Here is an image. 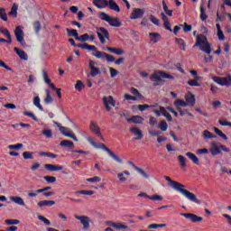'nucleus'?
Returning <instances> with one entry per match:
<instances>
[{
	"label": "nucleus",
	"instance_id": "nucleus-1",
	"mask_svg": "<svg viewBox=\"0 0 231 231\" xmlns=\"http://www.w3.org/2000/svg\"><path fill=\"white\" fill-rule=\"evenodd\" d=\"M164 180L169 182L170 187L174 189V190H177V192L182 194V196L189 199V201H191V203H196L197 205H201V200L198 199V197H196L194 193L185 189V185L176 180H172V179H171L169 176H165Z\"/></svg>",
	"mask_w": 231,
	"mask_h": 231
},
{
	"label": "nucleus",
	"instance_id": "nucleus-2",
	"mask_svg": "<svg viewBox=\"0 0 231 231\" xmlns=\"http://www.w3.org/2000/svg\"><path fill=\"white\" fill-rule=\"evenodd\" d=\"M193 48H199L200 51H203L207 55L212 53V43L208 42V39L204 34H198L196 36V42Z\"/></svg>",
	"mask_w": 231,
	"mask_h": 231
},
{
	"label": "nucleus",
	"instance_id": "nucleus-3",
	"mask_svg": "<svg viewBox=\"0 0 231 231\" xmlns=\"http://www.w3.org/2000/svg\"><path fill=\"white\" fill-rule=\"evenodd\" d=\"M162 79H168L169 80H174V76L171 74H167L163 71H158L150 76V79L153 83V86H160V82H162Z\"/></svg>",
	"mask_w": 231,
	"mask_h": 231
},
{
	"label": "nucleus",
	"instance_id": "nucleus-4",
	"mask_svg": "<svg viewBox=\"0 0 231 231\" xmlns=\"http://www.w3.org/2000/svg\"><path fill=\"white\" fill-rule=\"evenodd\" d=\"M42 77L45 84L50 86V88L53 90L56 91V95H58V98H62V92L60 88H57L55 87V84L51 83V79H50V77H48V72L46 70H42Z\"/></svg>",
	"mask_w": 231,
	"mask_h": 231
},
{
	"label": "nucleus",
	"instance_id": "nucleus-5",
	"mask_svg": "<svg viewBox=\"0 0 231 231\" xmlns=\"http://www.w3.org/2000/svg\"><path fill=\"white\" fill-rule=\"evenodd\" d=\"M69 42L71 44V46H74V48H81V50H88V51H97V46L89 45L88 43L76 44L73 38H69Z\"/></svg>",
	"mask_w": 231,
	"mask_h": 231
},
{
	"label": "nucleus",
	"instance_id": "nucleus-6",
	"mask_svg": "<svg viewBox=\"0 0 231 231\" xmlns=\"http://www.w3.org/2000/svg\"><path fill=\"white\" fill-rule=\"evenodd\" d=\"M97 35L101 42V44H106V39L109 41V32L107 29L104 27H97Z\"/></svg>",
	"mask_w": 231,
	"mask_h": 231
},
{
	"label": "nucleus",
	"instance_id": "nucleus-7",
	"mask_svg": "<svg viewBox=\"0 0 231 231\" xmlns=\"http://www.w3.org/2000/svg\"><path fill=\"white\" fill-rule=\"evenodd\" d=\"M92 55L96 57V59H100L102 60H106V62H115L116 60V58L113 55L107 54L106 52L103 51H97Z\"/></svg>",
	"mask_w": 231,
	"mask_h": 231
},
{
	"label": "nucleus",
	"instance_id": "nucleus-8",
	"mask_svg": "<svg viewBox=\"0 0 231 231\" xmlns=\"http://www.w3.org/2000/svg\"><path fill=\"white\" fill-rule=\"evenodd\" d=\"M74 217L83 225V230H89V223H91V218H89V217L74 215Z\"/></svg>",
	"mask_w": 231,
	"mask_h": 231
},
{
	"label": "nucleus",
	"instance_id": "nucleus-9",
	"mask_svg": "<svg viewBox=\"0 0 231 231\" xmlns=\"http://www.w3.org/2000/svg\"><path fill=\"white\" fill-rule=\"evenodd\" d=\"M98 149H102L103 151H106V152H107V154H109L110 158L115 160V162H116L117 163H124L122 159L118 158V155H116L115 152H111V150L109 148H107V146H106V144L101 143L98 146Z\"/></svg>",
	"mask_w": 231,
	"mask_h": 231
},
{
	"label": "nucleus",
	"instance_id": "nucleus-10",
	"mask_svg": "<svg viewBox=\"0 0 231 231\" xmlns=\"http://www.w3.org/2000/svg\"><path fill=\"white\" fill-rule=\"evenodd\" d=\"M103 104L106 109V111H111V106L112 107H115V106H116V101L115 100V98H113V96H109V97H103Z\"/></svg>",
	"mask_w": 231,
	"mask_h": 231
},
{
	"label": "nucleus",
	"instance_id": "nucleus-11",
	"mask_svg": "<svg viewBox=\"0 0 231 231\" xmlns=\"http://www.w3.org/2000/svg\"><path fill=\"white\" fill-rule=\"evenodd\" d=\"M182 217L189 219L191 223H201L203 221V217L192 213H180Z\"/></svg>",
	"mask_w": 231,
	"mask_h": 231
},
{
	"label": "nucleus",
	"instance_id": "nucleus-12",
	"mask_svg": "<svg viewBox=\"0 0 231 231\" xmlns=\"http://www.w3.org/2000/svg\"><path fill=\"white\" fill-rule=\"evenodd\" d=\"M89 129L92 133H95V134L98 136L102 140V142H106V139H104V136L100 132V127H98V125L95 121L90 122Z\"/></svg>",
	"mask_w": 231,
	"mask_h": 231
},
{
	"label": "nucleus",
	"instance_id": "nucleus-13",
	"mask_svg": "<svg viewBox=\"0 0 231 231\" xmlns=\"http://www.w3.org/2000/svg\"><path fill=\"white\" fill-rule=\"evenodd\" d=\"M106 226H112V228H115L116 230H127L129 228V226L122 223H115L113 221H106Z\"/></svg>",
	"mask_w": 231,
	"mask_h": 231
},
{
	"label": "nucleus",
	"instance_id": "nucleus-14",
	"mask_svg": "<svg viewBox=\"0 0 231 231\" xmlns=\"http://www.w3.org/2000/svg\"><path fill=\"white\" fill-rule=\"evenodd\" d=\"M14 35L16 37L17 42H20V44H23L24 42V32L21 28V26H17L14 31Z\"/></svg>",
	"mask_w": 231,
	"mask_h": 231
},
{
	"label": "nucleus",
	"instance_id": "nucleus-15",
	"mask_svg": "<svg viewBox=\"0 0 231 231\" xmlns=\"http://www.w3.org/2000/svg\"><path fill=\"white\" fill-rule=\"evenodd\" d=\"M97 65V62L90 60L88 61V67L90 68V76L97 77V75H100V69L95 67Z\"/></svg>",
	"mask_w": 231,
	"mask_h": 231
},
{
	"label": "nucleus",
	"instance_id": "nucleus-16",
	"mask_svg": "<svg viewBox=\"0 0 231 231\" xmlns=\"http://www.w3.org/2000/svg\"><path fill=\"white\" fill-rule=\"evenodd\" d=\"M143 14H145V11H143V9L134 8L130 15V19H142V17H143Z\"/></svg>",
	"mask_w": 231,
	"mask_h": 231
},
{
	"label": "nucleus",
	"instance_id": "nucleus-17",
	"mask_svg": "<svg viewBox=\"0 0 231 231\" xmlns=\"http://www.w3.org/2000/svg\"><path fill=\"white\" fill-rule=\"evenodd\" d=\"M45 169L46 171H49V172H57V171H63L64 170V166L60 165H53V164H45Z\"/></svg>",
	"mask_w": 231,
	"mask_h": 231
},
{
	"label": "nucleus",
	"instance_id": "nucleus-18",
	"mask_svg": "<svg viewBox=\"0 0 231 231\" xmlns=\"http://www.w3.org/2000/svg\"><path fill=\"white\" fill-rule=\"evenodd\" d=\"M130 133H133L134 136H136L135 140H142V138H143V134L138 127L130 128Z\"/></svg>",
	"mask_w": 231,
	"mask_h": 231
},
{
	"label": "nucleus",
	"instance_id": "nucleus-19",
	"mask_svg": "<svg viewBox=\"0 0 231 231\" xmlns=\"http://www.w3.org/2000/svg\"><path fill=\"white\" fill-rule=\"evenodd\" d=\"M10 200L13 201V203H15V205H19L20 207H26L24 199L19 196H12L10 197Z\"/></svg>",
	"mask_w": 231,
	"mask_h": 231
},
{
	"label": "nucleus",
	"instance_id": "nucleus-20",
	"mask_svg": "<svg viewBox=\"0 0 231 231\" xmlns=\"http://www.w3.org/2000/svg\"><path fill=\"white\" fill-rule=\"evenodd\" d=\"M93 5L99 10H102L104 8H106L108 3L107 0H94Z\"/></svg>",
	"mask_w": 231,
	"mask_h": 231
},
{
	"label": "nucleus",
	"instance_id": "nucleus-21",
	"mask_svg": "<svg viewBox=\"0 0 231 231\" xmlns=\"http://www.w3.org/2000/svg\"><path fill=\"white\" fill-rule=\"evenodd\" d=\"M128 163H129V165H132V167L134 169V171H137L139 172V174H141V176H143V178H145V180H149V175L142 168L137 167L136 165H134V162H133L131 161Z\"/></svg>",
	"mask_w": 231,
	"mask_h": 231
},
{
	"label": "nucleus",
	"instance_id": "nucleus-22",
	"mask_svg": "<svg viewBox=\"0 0 231 231\" xmlns=\"http://www.w3.org/2000/svg\"><path fill=\"white\" fill-rule=\"evenodd\" d=\"M161 17L164 23L165 30H168V32H172V28H171V22H169L167 15H165L164 13H161Z\"/></svg>",
	"mask_w": 231,
	"mask_h": 231
},
{
	"label": "nucleus",
	"instance_id": "nucleus-23",
	"mask_svg": "<svg viewBox=\"0 0 231 231\" xmlns=\"http://www.w3.org/2000/svg\"><path fill=\"white\" fill-rule=\"evenodd\" d=\"M108 24L114 28H120L122 26V22H120L117 17H110Z\"/></svg>",
	"mask_w": 231,
	"mask_h": 231
},
{
	"label": "nucleus",
	"instance_id": "nucleus-24",
	"mask_svg": "<svg viewBox=\"0 0 231 231\" xmlns=\"http://www.w3.org/2000/svg\"><path fill=\"white\" fill-rule=\"evenodd\" d=\"M127 122L129 124H143V117L140 116H134L131 118H127Z\"/></svg>",
	"mask_w": 231,
	"mask_h": 231
},
{
	"label": "nucleus",
	"instance_id": "nucleus-25",
	"mask_svg": "<svg viewBox=\"0 0 231 231\" xmlns=\"http://www.w3.org/2000/svg\"><path fill=\"white\" fill-rule=\"evenodd\" d=\"M186 104L192 107L196 104V96H194L192 93L186 96Z\"/></svg>",
	"mask_w": 231,
	"mask_h": 231
},
{
	"label": "nucleus",
	"instance_id": "nucleus-26",
	"mask_svg": "<svg viewBox=\"0 0 231 231\" xmlns=\"http://www.w3.org/2000/svg\"><path fill=\"white\" fill-rule=\"evenodd\" d=\"M106 51H109L110 53H115V55H124V53H125L124 50L113 47H106Z\"/></svg>",
	"mask_w": 231,
	"mask_h": 231
},
{
	"label": "nucleus",
	"instance_id": "nucleus-27",
	"mask_svg": "<svg viewBox=\"0 0 231 231\" xmlns=\"http://www.w3.org/2000/svg\"><path fill=\"white\" fill-rule=\"evenodd\" d=\"M14 50L21 60H28V54H26L24 51H20L17 47H15Z\"/></svg>",
	"mask_w": 231,
	"mask_h": 231
},
{
	"label": "nucleus",
	"instance_id": "nucleus-28",
	"mask_svg": "<svg viewBox=\"0 0 231 231\" xmlns=\"http://www.w3.org/2000/svg\"><path fill=\"white\" fill-rule=\"evenodd\" d=\"M186 156L189 157V159L195 164V165H199V159L198 158V156H196V154L188 152H186Z\"/></svg>",
	"mask_w": 231,
	"mask_h": 231
},
{
	"label": "nucleus",
	"instance_id": "nucleus-29",
	"mask_svg": "<svg viewBox=\"0 0 231 231\" xmlns=\"http://www.w3.org/2000/svg\"><path fill=\"white\" fill-rule=\"evenodd\" d=\"M60 147H67L68 149H74L75 144L73 143V141L69 140H63L60 143Z\"/></svg>",
	"mask_w": 231,
	"mask_h": 231
},
{
	"label": "nucleus",
	"instance_id": "nucleus-30",
	"mask_svg": "<svg viewBox=\"0 0 231 231\" xmlns=\"http://www.w3.org/2000/svg\"><path fill=\"white\" fill-rule=\"evenodd\" d=\"M55 205V200H42L38 202V207L42 208V207H53Z\"/></svg>",
	"mask_w": 231,
	"mask_h": 231
},
{
	"label": "nucleus",
	"instance_id": "nucleus-31",
	"mask_svg": "<svg viewBox=\"0 0 231 231\" xmlns=\"http://www.w3.org/2000/svg\"><path fill=\"white\" fill-rule=\"evenodd\" d=\"M125 175L131 176V172H129V171H124L123 172L117 174V178L122 183H124V181H127V178L124 177Z\"/></svg>",
	"mask_w": 231,
	"mask_h": 231
},
{
	"label": "nucleus",
	"instance_id": "nucleus-32",
	"mask_svg": "<svg viewBox=\"0 0 231 231\" xmlns=\"http://www.w3.org/2000/svg\"><path fill=\"white\" fill-rule=\"evenodd\" d=\"M199 76H196L194 77L193 79H189L188 81V85L190 86L191 88H199Z\"/></svg>",
	"mask_w": 231,
	"mask_h": 231
},
{
	"label": "nucleus",
	"instance_id": "nucleus-33",
	"mask_svg": "<svg viewBox=\"0 0 231 231\" xmlns=\"http://www.w3.org/2000/svg\"><path fill=\"white\" fill-rule=\"evenodd\" d=\"M66 32L68 33V37H74L76 41L77 39H79V32H77V30L67 28Z\"/></svg>",
	"mask_w": 231,
	"mask_h": 231
},
{
	"label": "nucleus",
	"instance_id": "nucleus-34",
	"mask_svg": "<svg viewBox=\"0 0 231 231\" xmlns=\"http://www.w3.org/2000/svg\"><path fill=\"white\" fill-rule=\"evenodd\" d=\"M46 97L44 98V103L49 106V104L53 103V97H51V93L50 92V89L45 90Z\"/></svg>",
	"mask_w": 231,
	"mask_h": 231
},
{
	"label": "nucleus",
	"instance_id": "nucleus-35",
	"mask_svg": "<svg viewBox=\"0 0 231 231\" xmlns=\"http://www.w3.org/2000/svg\"><path fill=\"white\" fill-rule=\"evenodd\" d=\"M33 106H35V107H37L40 111H44V107L41 106V97H39V96H36L33 98Z\"/></svg>",
	"mask_w": 231,
	"mask_h": 231
},
{
	"label": "nucleus",
	"instance_id": "nucleus-36",
	"mask_svg": "<svg viewBox=\"0 0 231 231\" xmlns=\"http://www.w3.org/2000/svg\"><path fill=\"white\" fill-rule=\"evenodd\" d=\"M167 224H150L148 226L149 230H158V228H165Z\"/></svg>",
	"mask_w": 231,
	"mask_h": 231
},
{
	"label": "nucleus",
	"instance_id": "nucleus-37",
	"mask_svg": "<svg viewBox=\"0 0 231 231\" xmlns=\"http://www.w3.org/2000/svg\"><path fill=\"white\" fill-rule=\"evenodd\" d=\"M160 111L161 113H162V116H164L165 118H167L168 122H172V116H171V114H169V112L165 110L164 106H161Z\"/></svg>",
	"mask_w": 231,
	"mask_h": 231
},
{
	"label": "nucleus",
	"instance_id": "nucleus-38",
	"mask_svg": "<svg viewBox=\"0 0 231 231\" xmlns=\"http://www.w3.org/2000/svg\"><path fill=\"white\" fill-rule=\"evenodd\" d=\"M39 156H42V157H44V158H52V159L57 158V154L48 152H40Z\"/></svg>",
	"mask_w": 231,
	"mask_h": 231
},
{
	"label": "nucleus",
	"instance_id": "nucleus-39",
	"mask_svg": "<svg viewBox=\"0 0 231 231\" xmlns=\"http://www.w3.org/2000/svg\"><path fill=\"white\" fill-rule=\"evenodd\" d=\"M209 151H210L212 156H217V154H221V149H219V147L217 146L216 144H214L213 147H211Z\"/></svg>",
	"mask_w": 231,
	"mask_h": 231
},
{
	"label": "nucleus",
	"instance_id": "nucleus-40",
	"mask_svg": "<svg viewBox=\"0 0 231 231\" xmlns=\"http://www.w3.org/2000/svg\"><path fill=\"white\" fill-rule=\"evenodd\" d=\"M203 138H204V140H212V138H217V136L212 134V133H210V131L205 130L203 132Z\"/></svg>",
	"mask_w": 231,
	"mask_h": 231
},
{
	"label": "nucleus",
	"instance_id": "nucleus-41",
	"mask_svg": "<svg viewBox=\"0 0 231 231\" xmlns=\"http://www.w3.org/2000/svg\"><path fill=\"white\" fill-rule=\"evenodd\" d=\"M149 37H150L152 42L156 44V42H158V37H161V35L158 32H150Z\"/></svg>",
	"mask_w": 231,
	"mask_h": 231
},
{
	"label": "nucleus",
	"instance_id": "nucleus-42",
	"mask_svg": "<svg viewBox=\"0 0 231 231\" xmlns=\"http://www.w3.org/2000/svg\"><path fill=\"white\" fill-rule=\"evenodd\" d=\"M214 132L216 133V134H217V136H219L223 140H228V137L226 136V134H223V132L219 130V128L214 127Z\"/></svg>",
	"mask_w": 231,
	"mask_h": 231
},
{
	"label": "nucleus",
	"instance_id": "nucleus-43",
	"mask_svg": "<svg viewBox=\"0 0 231 231\" xmlns=\"http://www.w3.org/2000/svg\"><path fill=\"white\" fill-rule=\"evenodd\" d=\"M175 42H177V44H179L180 49L182 51H185V47H186L187 45L185 44V42L183 41V39H181V38H176V39H175Z\"/></svg>",
	"mask_w": 231,
	"mask_h": 231
},
{
	"label": "nucleus",
	"instance_id": "nucleus-44",
	"mask_svg": "<svg viewBox=\"0 0 231 231\" xmlns=\"http://www.w3.org/2000/svg\"><path fill=\"white\" fill-rule=\"evenodd\" d=\"M99 19H101V21H106V23H109V21H111V16L102 12L99 14Z\"/></svg>",
	"mask_w": 231,
	"mask_h": 231
},
{
	"label": "nucleus",
	"instance_id": "nucleus-45",
	"mask_svg": "<svg viewBox=\"0 0 231 231\" xmlns=\"http://www.w3.org/2000/svg\"><path fill=\"white\" fill-rule=\"evenodd\" d=\"M174 106H176V107H187L188 104L183 99H177Z\"/></svg>",
	"mask_w": 231,
	"mask_h": 231
},
{
	"label": "nucleus",
	"instance_id": "nucleus-46",
	"mask_svg": "<svg viewBox=\"0 0 231 231\" xmlns=\"http://www.w3.org/2000/svg\"><path fill=\"white\" fill-rule=\"evenodd\" d=\"M44 192H45V191H44V188H42V189H37L36 192H29V193L27 194V196H28L29 198H37V194H42V193H44Z\"/></svg>",
	"mask_w": 231,
	"mask_h": 231
},
{
	"label": "nucleus",
	"instance_id": "nucleus-47",
	"mask_svg": "<svg viewBox=\"0 0 231 231\" xmlns=\"http://www.w3.org/2000/svg\"><path fill=\"white\" fill-rule=\"evenodd\" d=\"M222 86H231V76L222 78Z\"/></svg>",
	"mask_w": 231,
	"mask_h": 231
},
{
	"label": "nucleus",
	"instance_id": "nucleus-48",
	"mask_svg": "<svg viewBox=\"0 0 231 231\" xmlns=\"http://www.w3.org/2000/svg\"><path fill=\"white\" fill-rule=\"evenodd\" d=\"M42 134L45 136V138H52L53 137V132L50 129H45L42 132Z\"/></svg>",
	"mask_w": 231,
	"mask_h": 231
},
{
	"label": "nucleus",
	"instance_id": "nucleus-49",
	"mask_svg": "<svg viewBox=\"0 0 231 231\" xmlns=\"http://www.w3.org/2000/svg\"><path fill=\"white\" fill-rule=\"evenodd\" d=\"M77 41H79L80 42H88V41H89V34L85 33L78 36Z\"/></svg>",
	"mask_w": 231,
	"mask_h": 231
},
{
	"label": "nucleus",
	"instance_id": "nucleus-50",
	"mask_svg": "<svg viewBox=\"0 0 231 231\" xmlns=\"http://www.w3.org/2000/svg\"><path fill=\"white\" fill-rule=\"evenodd\" d=\"M162 8L165 14L169 15V17H172V10H169V7L167 6L165 0L162 1Z\"/></svg>",
	"mask_w": 231,
	"mask_h": 231
},
{
	"label": "nucleus",
	"instance_id": "nucleus-51",
	"mask_svg": "<svg viewBox=\"0 0 231 231\" xmlns=\"http://www.w3.org/2000/svg\"><path fill=\"white\" fill-rule=\"evenodd\" d=\"M61 134H63V136H68L67 134H70V130L68 128V127H65V126H60V125H58Z\"/></svg>",
	"mask_w": 231,
	"mask_h": 231
},
{
	"label": "nucleus",
	"instance_id": "nucleus-52",
	"mask_svg": "<svg viewBox=\"0 0 231 231\" xmlns=\"http://www.w3.org/2000/svg\"><path fill=\"white\" fill-rule=\"evenodd\" d=\"M108 7L110 10H113V12H120V6H118V4H116V2L111 3Z\"/></svg>",
	"mask_w": 231,
	"mask_h": 231
},
{
	"label": "nucleus",
	"instance_id": "nucleus-53",
	"mask_svg": "<svg viewBox=\"0 0 231 231\" xmlns=\"http://www.w3.org/2000/svg\"><path fill=\"white\" fill-rule=\"evenodd\" d=\"M151 106L149 105H138V106H134L133 109H139V111L143 112L145 109H149Z\"/></svg>",
	"mask_w": 231,
	"mask_h": 231
},
{
	"label": "nucleus",
	"instance_id": "nucleus-54",
	"mask_svg": "<svg viewBox=\"0 0 231 231\" xmlns=\"http://www.w3.org/2000/svg\"><path fill=\"white\" fill-rule=\"evenodd\" d=\"M179 163L180 164V167L185 168L187 167V159L183 155H179Z\"/></svg>",
	"mask_w": 231,
	"mask_h": 231
},
{
	"label": "nucleus",
	"instance_id": "nucleus-55",
	"mask_svg": "<svg viewBox=\"0 0 231 231\" xmlns=\"http://www.w3.org/2000/svg\"><path fill=\"white\" fill-rule=\"evenodd\" d=\"M0 19H2V21H8V16L6 15V11L5 10V8H1L0 7Z\"/></svg>",
	"mask_w": 231,
	"mask_h": 231
},
{
	"label": "nucleus",
	"instance_id": "nucleus-56",
	"mask_svg": "<svg viewBox=\"0 0 231 231\" xmlns=\"http://www.w3.org/2000/svg\"><path fill=\"white\" fill-rule=\"evenodd\" d=\"M23 157L24 160H33V152H23Z\"/></svg>",
	"mask_w": 231,
	"mask_h": 231
},
{
	"label": "nucleus",
	"instance_id": "nucleus-57",
	"mask_svg": "<svg viewBox=\"0 0 231 231\" xmlns=\"http://www.w3.org/2000/svg\"><path fill=\"white\" fill-rule=\"evenodd\" d=\"M200 19L201 21H207L208 19V15L205 14V7L203 5L200 6Z\"/></svg>",
	"mask_w": 231,
	"mask_h": 231
},
{
	"label": "nucleus",
	"instance_id": "nucleus-58",
	"mask_svg": "<svg viewBox=\"0 0 231 231\" xmlns=\"http://www.w3.org/2000/svg\"><path fill=\"white\" fill-rule=\"evenodd\" d=\"M24 116H29L30 118H32L34 120V122H39V118H37V116H35L34 113L32 112H23Z\"/></svg>",
	"mask_w": 231,
	"mask_h": 231
},
{
	"label": "nucleus",
	"instance_id": "nucleus-59",
	"mask_svg": "<svg viewBox=\"0 0 231 231\" xmlns=\"http://www.w3.org/2000/svg\"><path fill=\"white\" fill-rule=\"evenodd\" d=\"M84 88H85L84 83L81 80H78L75 85V89H77V91H82Z\"/></svg>",
	"mask_w": 231,
	"mask_h": 231
},
{
	"label": "nucleus",
	"instance_id": "nucleus-60",
	"mask_svg": "<svg viewBox=\"0 0 231 231\" xmlns=\"http://www.w3.org/2000/svg\"><path fill=\"white\" fill-rule=\"evenodd\" d=\"M159 129H161L162 132H165L167 129H169V125H167V122L162 121L159 125Z\"/></svg>",
	"mask_w": 231,
	"mask_h": 231
},
{
	"label": "nucleus",
	"instance_id": "nucleus-61",
	"mask_svg": "<svg viewBox=\"0 0 231 231\" xmlns=\"http://www.w3.org/2000/svg\"><path fill=\"white\" fill-rule=\"evenodd\" d=\"M43 180H45L47 183H55V181H57V178L53 176H44Z\"/></svg>",
	"mask_w": 231,
	"mask_h": 231
},
{
	"label": "nucleus",
	"instance_id": "nucleus-62",
	"mask_svg": "<svg viewBox=\"0 0 231 231\" xmlns=\"http://www.w3.org/2000/svg\"><path fill=\"white\" fill-rule=\"evenodd\" d=\"M0 33H3V35H5L6 39H10V36H12V34H10V32L6 28H0Z\"/></svg>",
	"mask_w": 231,
	"mask_h": 231
},
{
	"label": "nucleus",
	"instance_id": "nucleus-63",
	"mask_svg": "<svg viewBox=\"0 0 231 231\" xmlns=\"http://www.w3.org/2000/svg\"><path fill=\"white\" fill-rule=\"evenodd\" d=\"M33 28L36 33H39L41 32V22L36 21L33 23Z\"/></svg>",
	"mask_w": 231,
	"mask_h": 231
},
{
	"label": "nucleus",
	"instance_id": "nucleus-64",
	"mask_svg": "<svg viewBox=\"0 0 231 231\" xmlns=\"http://www.w3.org/2000/svg\"><path fill=\"white\" fill-rule=\"evenodd\" d=\"M5 225H19V223H21V221L17 220V219H5Z\"/></svg>",
	"mask_w": 231,
	"mask_h": 231
}]
</instances>
